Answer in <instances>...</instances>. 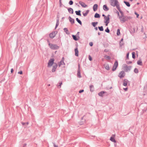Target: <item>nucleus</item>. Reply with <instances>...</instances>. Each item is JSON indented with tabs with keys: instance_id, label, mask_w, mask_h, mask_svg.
I'll return each mask as SVG.
<instances>
[{
	"instance_id": "nucleus-1",
	"label": "nucleus",
	"mask_w": 147,
	"mask_h": 147,
	"mask_svg": "<svg viewBox=\"0 0 147 147\" xmlns=\"http://www.w3.org/2000/svg\"><path fill=\"white\" fill-rule=\"evenodd\" d=\"M119 18L122 23H123L126 21H128V20L131 19L132 17L131 16H124L119 17Z\"/></svg>"
},
{
	"instance_id": "nucleus-2",
	"label": "nucleus",
	"mask_w": 147,
	"mask_h": 147,
	"mask_svg": "<svg viewBox=\"0 0 147 147\" xmlns=\"http://www.w3.org/2000/svg\"><path fill=\"white\" fill-rule=\"evenodd\" d=\"M50 45L49 47L52 50H57L59 48V46H58L56 44H51L49 45Z\"/></svg>"
},
{
	"instance_id": "nucleus-3",
	"label": "nucleus",
	"mask_w": 147,
	"mask_h": 147,
	"mask_svg": "<svg viewBox=\"0 0 147 147\" xmlns=\"http://www.w3.org/2000/svg\"><path fill=\"white\" fill-rule=\"evenodd\" d=\"M110 16V15H108L107 16V17L104 18L105 21L104 22L106 23V26H107L108 25V24L109 23Z\"/></svg>"
},
{
	"instance_id": "nucleus-4",
	"label": "nucleus",
	"mask_w": 147,
	"mask_h": 147,
	"mask_svg": "<svg viewBox=\"0 0 147 147\" xmlns=\"http://www.w3.org/2000/svg\"><path fill=\"white\" fill-rule=\"evenodd\" d=\"M118 3V2L117 0H110V4L113 7H115V5H116V4Z\"/></svg>"
},
{
	"instance_id": "nucleus-5",
	"label": "nucleus",
	"mask_w": 147,
	"mask_h": 147,
	"mask_svg": "<svg viewBox=\"0 0 147 147\" xmlns=\"http://www.w3.org/2000/svg\"><path fill=\"white\" fill-rule=\"evenodd\" d=\"M57 32L56 31L53 32L49 34V36L51 38H53L57 34Z\"/></svg>"
},
{
	"instance_id": "nucleus-6",
	"label": "nucleus",
	"mask_w": 147,
	"mask_h": 147,
	"mask_svg": "<svg viewBox=\"0 0 147 147\" xmlns=\"http://www.w3.org/2000/svg\"><path fill=\"white\" fill-rule=\"evenodd\" d=\"M85 116V115H84L81 118L80 122H79V124L80 125H83L86 123V120L84 119V117Z\"/></svg>"
},
{
	"instance_id": "nucleus-7",
	"label": "nucleus",
	"mask_w": 147,
	"mask_h": 147,
	"mask_svg": "<svg viewBox=\"0 0 147 147\" xmlns=\"http://www.w3.org/2000/svg\"><path fill=\"white\" fill-rule=\"evenodd\" d=\"M123 68L125 72H128L130 71L131 66H127V65H126V66L123 67Z\"/></svg>"
},
{
	"instance_id": "nucleus-8",
	"label": "nucleus",
	"mask_w": 147,
	"mask_h": 147,
	"mask_svg": "<svg viewBox=\"0 0 147 147\" xmlns=\"http://www.w3.org/2000/svg\"><path fill=\"white\" fill-rule=\"evenodd\" d=\"M78 69L77 70V77L80 78H81L82 76H81V73H80V65H78Z\"/></svg>"
},
{
	"instance_id": "nucleus-9",
	"label": "nucleus",
	"mask_w": 147,
	"mask_h": 147,
	"mask_svg": "<svg viewBox=\"0 0 147 147\" xmlns=\"http://www.w3.org/2000/svg\"><path fill=\"white\" fill-rule=\"evenodd\" d=\"M125 75V73L124 71H121L119 73L118 76L120 78H122L124 77Z\"/></svg>"
},
{
	"instance_id": "nucleus-10",
	"label": "nucleus",
	"mask_w": 147,
	"mask_h": 147,
	"mask_svg": "<svg viewBox=\"0 0 147 147\" xmlns=\"http://www.w3.org/2000/svg\"><path fill=\"white\" fill-rule=\"evenodd\" d=\"M61 65H58L59 67H60ZM58 65H54L53 67V68L52 70V71L53 72H55L58 66Z\"/></svg>"
},
{
	"instance_id": "nucleus-11",
	"label": "nucleus",
	"mask_w": 147,
	"mask_h": 147,
	"mask_svg": "<svg viewBox=\"0 0 147 147\" xmlns=\"http://www.w3.org/2000/svg\"><path fill=\"white\" fill-rule=\"evenodd\" d=\"M79 3L82 7L85 8L87 7V5L82 1H80Z\"/></svg>"
},
{
	"instance_id": "nucleus-12",
	"label": "nucleus",
	"mask_w": 147,
	"mask_h": 147,
	"mask_svg": "<svg viewBox=\"0 0 147 147\" xmlns=\"http://www.w3.org/2000/svg\"><path fill=\"white\" fill-rule=\"evenodd\" d=\"M129 53L128 52L126 54V62H127V63L128 64H130L132 63V61H127V60L129 59Z\"/></svg>"
},
{
	"instance_id": "nucleus-13",
	"label": "nucleus",
	"mask_w": 147,
	"mask_h": 147,
	"mask_svg": "<svg viewBox=\"0 0 147 147\" xmlns=\"http://www.w3.org/2000/svg\"><path fill=\"white\" fill-rule=\"evenodd\" d=\"M78 45L77 44L76 47L75 49V55L76 56H78Z\"/></svg>"
},
{
	"instance_id": "nucleus-14",
	"label": "nucleus",
	"mask_w": 147,
	"mask_h": 147,
	"mask_svg": "<svg viewBox=\"0 0 147 147\" xmlns=\"http://www.w3.org/2000/svg\"><path fill=\"white\" fill-rule=\"evenodd\" d=\"M68 19L71 24H73L74 23V20L71 18L70 16L68 17Z\"/></svg>"
},
{
	"instance_id": "nucleus-15",
	"label": "nucleus",
	"mask_w": 147,
	"mask_h": 147,
	"mask_svg": "<svg viewBox=\"0 0 147 147\" xmlns=\"http://www.w3.org/2000/svg\"><path fill=\"white\" fill-rule=\"evenodd\" d=\"M54 59L53 58L50 59L48 63L47 64H53L54 63Z\"/></svg>"
},
{
	"instance_id": "nucleus-16",
	"label": "nucleus",
	"mask_w": 147,
	"mask_h": 147,
	"mask_svg": "<svg viewBox=\"0 0 147 147\" xmlns=\"http://www.w3.org/2000/svg\"><path fill=\"white\" fill-rule=\"evenodd\" d=\"M98 5L97 4H95L93 6V9L94 11H96L98 9Z\"/></svg>"
},
{
	"instance_id": "nucleus-17",
	"label": "nucleus",
	"mask_w": 147,
	"mask_h": 147,
	"mask_svg": "<svg viewBox=\"0 0 147 147\" xmlns=\"http://www.w3.org/2000/svg\"><path fill=\"white\" fill-rule=\"evenodd\" d=\"M106 93V92L102 91L98 93V95L99 96L102 97L103 94Z\"/></svg>"
},
{
	"instance_id": "nucleus-18",
	"label": "nucleus",
	"mask_w": 147,
	"mask_h": 147,
	"mask_svg": "<svg viewBox=\"0 0 147 147\" xmlns=\"http://www.w3.org/2000/svg\"><path fill=\"white\" fill-rule=\"evenodd\" d=\"M66 8H67V7H65ZM67 9L68 10V12L69 13L73 14L74 13L73 10L72 8H67Z\"/></svg>"
},
{
	"instance_id": "nucleus-19",
	"label": "nucleus",
	"mask_w": 147,
	"mask_h": 147,
	"mask_svg": "<svg viewBox=\"0 0 147 147\" xmlns=\"http://www.w3.org/2000/svg\"><path fill=\"white\" fill-rule=\"evenodd\" d=\"M103 9L105 11H107L109 10V8L107 7L106 5H104L103 6Z\"/></svg>"
},
{
	"instance_id": "nucleus-20",
	"label": "nucleus",
	"mask_w": 147,
	"mask_h": 147,
	"mask_svg": "<svg viewBox=\"0 0 147 147\" xmlns=\"http://www.w3.org/2000/svg\"><path fill=\"white\" fill-rule=\"evenodd\" d=\"M72 37L73 39L75 41H77L78 40L79 38H78V36H77L76 35H72Z\"/></svg>"
},
{
	"instance_id": "nucleus-21",
	"label": "nucleus",
	"mask_w": 147,
	"mask_h": 147,
	"mask_svg": "<svg viewBox=\"0 0 147 147\" xmlns=\"http://www.w3.org/2000/svg\"><path fill=\"white\" fill-rule=\"evenodd\" d=\"M127 80L126 79H124L123 81V85L126 86L127 85Z\"/></svg>"
},
{
	"instance_id": "nucleus-22",
	"label": "nucleus",
	"mask_w": 147,
	"mask_h": 147,
	"mask_svg": "<svg viewBox=\"0 0 147 147\" xmlns=\"http://www.w3.org/2000/svg\"><path fill=\"white\" fill-rule=\"evenodd\" d=\"M90 91L93 92L94 90V86L92 85H91L89 86Z\"/></svg>"
},
{
	"instance_id": "nucleus-23",
	"label": "nucleus",
	"mask_w": 147,
	"mask_h": 147,
	"mask_svg": "<svg viewBox=\"0 0 147 147\" xmlns=\"http://www.w3.org/2000/svg\"><path fill=\"white\" fill-rule=\"evenodd\" d=\"M89 12V10H87L86 11V12L85 13L84 12H82V13H83V14L84 16V17L86 16H87V14H88V13Z\"/></svg>"
},
{
	"instance_id": "nucleus-24",
	"label": "nucleus",
	"mask_w": 147,
	"mask_h": 147,
	"mask_svg": "<svg viewBox=\"0 0 147 147\" xmlns=\"http://www.w3.org/2000/svg\"><path fill=\"white\" fill-rule=\"evenodd\" d=\"M81 11L80 10H79L78 11H76L75 13H76V15L79 16H81Z\"/></svg>"
},
{
	"instance_id": "nucleus-25",
	"label": "nucleus",
	"mask_w": 147,
	"mask_h": 147,
	"mask_svg": "<svg viewBox=\"0 0 147 147\" xmlns=\"http://www.w3.org/2000/svg\"><path fill=\"white\" fill-rule=\"evenodd\" d=\"M118 65H114L112 68V71H115L116 70Z\"/></svg>"
},
{
	"instance_id": "nucleus-26",
	"label": "nucleus",
	"mask_w": 147,
	"mask_h": 147,
	"mask_svg": "<svg viewBox=\"0 0 147 147\" xmlns=\"http://www.w3.org/2000/svg\"><path fill=\"white\" fill-rule=\"evenodd\" d=\"M59 24V19H57L56 20V23L55 26V29H56L57 28Z\"/></svg>"
},
{
	"instance_id": "nucleus-27",
	"label": "nucleus",
	"mask_w": 147,
	"mask_h": 147,
	"mask_svg": "<svg viewBox=\"0 0 147 147\" xmlns=\"http://www.w3.org/2000/svg\"><path fill=\"white\" fill-rule=\"evenodd\" d=\"M110 140L112 142H114V143H116V141L114 137H111L110 138Z\"/></svg>"
},
{
	"instance_id": "nucleus-28",
	"label": "nucleus",
	"mask_w": 147,
	"mask_h": 147,
	"mask_svg": "<svg viewBox=\"0 0 147 147\" xmlns=\"http://www.w3.org/2000/svg\"><path fill=\"white\" fill-rule=\"evenodd\" d=\"M64 31L67 34H69V32L67 28H65L63 29Z\"/></svg>"
},
{
	"instance_id": "nucleus-29",
	"label": "nucleus",
	"mask_w": 147,
	"mask_h": 147,
	"mask_svg": "<svg viewBox=\"0 0 147 147\" xmlns=\"http://www.w3.org/2000/svg\"><path fill=\"white\" fill-rule=\"evenodd\" d=\"M64 59V57H63L62 59L60 61V62L58 64H65V63H64V62H63Z\"/></svg>"
},
{
	"instance_id": "nucleus-30",
	"label": "nucleus",
	"mask_w": 147,
	"mask_h": 147,
	"mask_svg": "<svg viewBox=\"0 0 147 147\" xmlns=\"http://www.w3.org/2000/svg\"><path fill=\"white\" fill-rule=\"evenodd\" d=\"M105 69L107 70H109L110 69V67L109 65H103Z\"/></svg>"
},
{
	"instance_id": "nucleus-31",
	"label": "nucleus",
	"mask_w": 147,
	"mask_h": 147,
	"mask_svg": "<svg viewBox=\"0 0 147 147\" xmlns=\"http://www.w3.org/2000/svg\"><path fill=\"white\" fill-rule=\"evenodd\" d=\"M94 17L96 18H99L100 17V16L99 14L96 13L94 15Z\"/></svg>"
},
{
	"instance_id": "nucleus-32",
	"label": "nucleus",
	"mask_w": 147,
	"mask_h": 147,
	"mask_svg": "<svg viewBox=\"0 0 147 147\" xmlns=\"http://www.w3.org/2000/svg\"><path fill=\"white\" fill-rule=\"evenodd\" d=\"M123 2L128 7H129L130 6V5L129 2L126 1H124Z\"/></svg>"
},
{
	"instance_id": "nucleus-33",
	"label": "nucleus",
	"mask_w": 147,
	"mask_h": 147,
	"mask_svg": "<svg viewBox=\"0 0 147 147\" xmlns=\"http://www.w3.org/2000/svg\"><path fill=\"white\" fill-rule=\"evenodd\" d=\"M116 6L117 8L118 9V10L119 11L120 10H121L120 6H119V3H117L116 4V5H115V6Z\"/></svg>"
},
{
	"instance_id": "nucleus-34",
	"label": "nucleus",
	"mask_w": 147,
	"mask_h": 147,
	"mask_svg": "<svg viewBox=\"0 0 147 147\" xmlns=\"http://www.w3.org/2000/svg\"><path fill=\"white\" fill-rule=\"evenodd\" d=\"M76 21L79 23L80 25H82V22L81 21L79 20L78 18H76Z\"/></svg>"
},
{
	"instance_id": "nucleus-35",
	"label": "nucleus",
	"mask_w": 147,
	"mask_h": 147,
	"mask_svg": "<svg viewBox=\"0 0 147 147\" xmlns=\"http://www.w3.org/2000/svg\"><path fill=\"white\" fill-rule=\"evenodd\" d=\"M98 23V22H92V24L93 27H95Z\"/></svg>"
},
{
	"instance_id": "nucleus-36",
	"label": "nucleus",
	"mask_w": 147,
	"mask_h": 147,
	"mask_svg": "<svg viewBox=\"0 0 147 147\" xmlns=\"http://www.w3.org/2000/svg\"><path fill=\"white\" fill-rule=\"evenodd\" d=\"M98 28L100 31H102L104 30V29L102 26H99Z\"/></svg>"
},
{
	"instance_id": "nucleus-37",
	"label": "nucleus",
	"mask_w": 147,
	"mask_h": 147,
	"mask_svg": "<svg viewBox=\"0 0 147 147\" xmlns=\"http://www.w3.org/2000/svg\"><path fill=\"white\" fill-rule=\"evenodd\" d=\"M132 57L133 59H135L136 57V53L135 52H133L132 53Z\"/></svg>"
},
{
	"instance_id": "nucleus-38",
	"label": "nucleus",
	"mask_w": 147,
	"mask_h": 147,
	"mask_svg": "<svg viewBox=\"0 0 147 147\" xmlns=\"http://www.w3.org/2000/svg\"><path fill=\"white\" fill-rule=\"evenodd\" d=\"M134 72L136 74H137L138 73L139 71L137 68H135L134 70Z\"/></svg>"
},
{
	"instance_id": "nucleus-39",
	"label": "nucleus",
	"mask_w": 147,
	"mask_h": 147,
	"mask_svg": "<svg viewBox=\"0 0 147 147\" xmlns=\"http://www.w3.org/2000/svg\"><path fill=\"white\" fill-rule=\"evenodd\" d=\"M119 11L120 12V13H121V16H119V17H122L123 16H124V13H123V11H121V10Z\"/></svg>"
},
{
	"instance_id": "nucleus-40",
	"label": "nucleus",
	"mask_w": 147,
	"mask_h": 147,
	"mask_svg": "<svg viewBox=\"0 0 147 147\" xmlns=\"http://www.w3.org/2000/svg\"><path fill=\"white\" fill-rule=\"evenodd\" d=\"M21 123L23 125H27L29 123L28 122H27L25 123L22 122Z\"/></svg>"
},
{
	"instance_id": "nucleus-41",
	"label": "nucleus",
	"mask_w": 147,
	"mask_h": 147,
	"mask_svg": "<svg viewBox=\"0 0 147 147\" xmlns=\"http://www.w3.org/2000/svg\"><path fill=\"white\" fill-rule=\"evenodd\" d=\"M120 34V30L119 29H118L117 30V36H119Z\"/></svg>"
},
{
	"instance_id": "nucleus-42",
	"label": "nucleus",
	"mask_w": 147,
	"mask_h": 147,
	"mask_svg": "<svg viewBox=\"0 0 147 147\" xmlns=\"http://www.w3.org/2000/svg\"><path fill=\"white\" fill-rule=\"evenodd\" d=\"M105 31L108 33H109L110 32V30L108 27L105 30Z\"/></svg>"
},
{
	"instance_id": "nucleus-43",
	"label": "nucleus",
	"mask_w": 147,
	"mask_h": 147,
	"mask_svg": "<svg viewBox=\"0 0 147 147\" xmlns=\"http://www.w3.org/2000/svg\"><path fill=\"white\" fill-rule=\"evenodd\" d=\"M137 64H141L142 63V61L141 59L138 60L137 62Z\"/></svg>"
},
{
	"instance_id": "nucleus-44",
	"label": "nucleus",
	"mask_w": 147,
	"mask_h": 147,
	"mask_svg": "<svg viewBox=\"0 0 147 147\" xmlns=\"http://www.w3.org/2000/svg\"><path fill=\"white\" fill-rule=\"evenodd\" d=\"M105 57L107 59H111V57L107 55H105Z\"/></svg>"
},
{
	"instance_id": "nucleus-45",
	"label": "nucleus",
	"mask_w": 147,
	"mask_h": 147,
	"mask_svg": "<svg viewBox=\"0 0 147 147\" xmlns=\"http://www.w3.org/2000/svg\"><path fill=\"white\" fill-rule=\"evenodd\" d=\"M69 4L70 5H72L73 4V2L72 0H70L69 2Z\"/></svg>"
},
{
	"instance_id": "nucleus-46",
	"label": "nucleus",
	"mask_w": 147,
	"mask_h": 147,
	"mask_svg": "<svg viewBox=\"0 0 147 147\" xmlns=\"http://www.w3.org/2000/svg\"><path fill=\"white\" fill-rule=\"evenodd\" d=\"M59 85L57 86V87L58 88H60L61 87V86L62 84V82H61L59 83Z\"/></svg>"
},
{
	"instance_id": "nucleus-47",
	"label": "nucleus",
	"mask_w": 147,
	"mask_h": 147,
	"mask_svg": "<svg viewBox=\"0 0 147 147\" xmlns=\"http://www.w3.org/2000/svg\"><path fill=\"white\" fill-rule=\"evenodd\" d=\"M132 29L133 30V31L132 30L131 31L130 30V32L131 33H134V32H135V28H132Z\"/></svg>"
},
{
	"instance_id": "nucleus-48",
	"label": "nucleus",
	"mask_w": 147,
	"mask_h": 147,
	"mask_svg": "<svg viewBox=\"0 0 147 147\" xmlns=\"http://www.w3.org/2000/svg\"><path fill=\"white\" fill-rule=\"evenodd\" d=\"M134 14L136 15V17L138 18L139 16V14L137 13L136 12H134Z\"/></svg>"
},
{
	"instance_id": "nucleus-49",
	"label": "nucleus",
	"mask_w": 147,
	"mask_h": 147,
	"mask_svg": "<svg viewBox=\"0 0 147 147\" xmlns=\"http://www.w3.org/2000/svg\"><path fill=\"white\" fill-rule=\"evenodd\" d=\"M18 74H23V72L22 71H20L18 72Z\"/></svg>"
},
{
	"instance_id": "nucleus-50",
	"label": "nucleus",
	"mask_w": 147,
	"mask_h": 147,
	"mask_svg": "<svg viewBox=\"0 0 147 147\" xmlns=\"http://www.w3.org/2000/svg\"><path fill=\"white\" fill-rule=\"evenodd\" d=\"M84 91V90H79V93H82Z\"/></svg>"
},
{
	"instance_id": "nucleus-51",
	"label": "nucleus",
	"mask_w": 147,
	"mask_h": 147,
	"mask_svg": "<svg viewBox=\"0 0 147 147\" xmlns=\"http://www.w3.org/2000/svg\"><path fill=\"white\" fill-rule=\"evenodd\" d=\"M47 42L48 43L49 46L50 45H49L50 44H51V43H50V42L49 41V40L48 39H47Z\"/></svg>"
},
{
	"instance_id": "nucleus-52",
	"label": "nucleus",
	"mask_w": 147,
	"mask_h": 147,
	"mask_svg": "<svg viewBox=\"0 0 147 147\" xmlns=\"http://www.w3.org/2000/svg\"><path fill=\"white\" fill-rule=\"evenodd\" d=\"M53 146L54 147H58L57 145H56L55 143H53Z\"/></svg>"
},
{
	"instance_id": "nucleus-53",
	"label": "nucleus",
	"mask_w": 147,
	"mask_h": 147,
	"mask_svg": "<svg viewBox=\"0 0 147 147\" xmlns=\"http://www.w3.org/2000/svg\"><path fill=\"white\" fill-rule=\"evenodd\" d=\"M90 61H91L92 60V59L90 55H89L88 57Z\"/></svg>"
},
{
	"instance_id": "nucleus-54",
	"label": "nucleus",
	"mask_w": 147,
	"mask_h": 147,
	"mask_svg": "<svg viewBox=\"0 0 147 147\" xmlns=\"http://www.w3.org/2000/svg\"><path fill=\"white\" fill-rule=\"evenodd\" d=\"M115 9L116 11V13L117 14L118 16H119V12L116 9Z\"/></svg>"
},
{
	"instance_id": "nucleus-55",
	"label": "nucleus",
	"mask_w": 147,
	"mask_h": 147,
	"mask_svg": "<svg viewBox=\"0 0 147 147\" xmlns=\"http://www.w3.org/2000/svg\"><path fill=\"white\" fill-rule=\"evenodd\" d=\"M79 33H80L79 32H77V34H76V36H78V38H80V37H79Z\"/></svg>"
},
{
	"instance_id": "nucleus-56",
	"label": "nucleus",
	"mask_w": 147,
	"mask_h": 147,
	"mask_svg": "<svg viewBox=\"0 0 147 147\" xmlns=\"http://www.w3.org/2000/svg\"><path fill=\"white\" fill-rule=\"evenodd\" d=\"M123 89L125 91H127L128 90V88L127 87H126V88H124Z\"/></svg>"
},
{
	"instance_id": "nucleus-57",
	"label": "nucleus",
	"mask_w": 147,
	"mask_h": 147,
	"mask_svg": "<svg viewBox=\"0 0 147 147\" xmlns=\"http://www.w3.org/2000/svg\"><path fill=\"white\" fill-rule=\"evenodd\" d=\"M89 45L91 46L92 47L93 46V43L92 42H90L89 43Z\"/></svg>"
},
{
	"instance_id": "nucleus-58",
	"label": "nucleus",
	"mask_w": 147,
	"mask_h": 147,
	"mask_svg": "<svg viewBox=\"0 0 147 147\" xmlns=\"http://www.w3.org/2000/svg\"><path fill=\"white\" fill-rule=\"evenodd\" d=\"M114 64H118V62L117 60H116Z\"/></svg>"
},
{
	"instance_id": "nucleus-59",
	"label": "nucleus",
	"mask_w": 147,
	"mask_h": 147,
	"mask_svg": "<svg viewBox=\"0 0 147 147\" xmlns=\"http://www.w3.org/2000/svg\"><path fill=\"white\" fill-rule=\"evenodd\" d=\"M13 71H14V70L13 69V68L11 69V73H13Z\"/></svg>"
},
{
	"instance_id": "nucleus-60",
	"label": "nucleus",
	"mask_w": 147,
	"mask_h": 147,
	"mask_svg": "<svg viewBox=\"0 0 147 147\" xmlns=\"http://www.w3.org/2000/svg\"><path fill=\"white\" fill-rule=\"evenodd\" d=\"M59 3L60 4V6L61 7V4H62V3H61V0H59Z\"/></svg>"
},
{
	"instance_id": "nucleus-61",
	"label": "nucleus",
	"mask_w": 147,
	"mask_h": 147,
	"mask_svg": "<svg viewBox=\"0 0 147 147\" xmlns=\"http://www.w3.org/2000/svg\"><path fill=\"white\" fill-rule=\"evenodd\" d=\"M47 67H51L53 65H47Z\"/></svg>"
},
{
	"instance_id": "nucleus-62",
	"label": "nucleus",
	"mask_w": 147,
	"mask_h": 147,
	"mask_svg": "<svg viewBox=\"0 0 147 147\" xmlns=\"http://www.w3.org/2000/svg\"><path fill=\"white\" fill-rule=\"evenodd\" d=\"M26 145L27 144L26 143H24L23 145V147H25L26 146Z\"/></svg>"
},
{
	"instance_id": "nucleus-63",
	"label": "nucleus",
	"mask_w": 147,
	"mask_h": 147,
	"mask_svg": "<svg viewBox=\"0 0 147 147\" xmlns=\"http://www.w3.org/2000/svg\"><path fill=\"white\" fill-rule=\"evenodd\" d=\"M147 110V109H144L143 110V111L144 112H146Z\"/></svg>"
},
{
	"instance_id": "nucleus-64",
	"label": "nucleus",
	"mask_w": 147,
	"mask_h": 147,
	"mask_svg": "<svg viewBox=\"0 0 147 147\" xmlns=\"http://www.w3.org/2000/svg\"><path fill=\"white\" fill-rule=\"evenodd\" d=\"M102 16L104 17V18H105V17H107V16H106L104 14H103L102 15Z\"/></svg>"
}]
</instances>
